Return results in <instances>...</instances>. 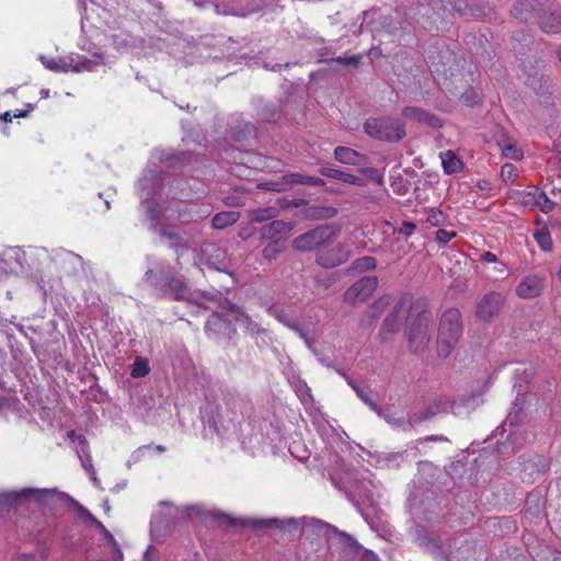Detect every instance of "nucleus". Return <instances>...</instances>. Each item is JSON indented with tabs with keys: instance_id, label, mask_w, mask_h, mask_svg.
Masks as SVG:
<instances>
[{
	"instance_id": "f257e3e1",
	"label": "nucleus",
	"mask_w": 561,
	"mask_h": 561,
	"mask_svg": "<svg viewBox=\"0 0 561 561\" xmlns=\"http://www.w3.org/2000/svg\"><path fill=\"white\" fill-rule=\"evenodd\" d=\"M432 321L433 316L427 309V300L424 297H419L410 304V322L407 335L412 352H422L428 346Z\"/></svg>"
},
{
	"instance_id": "f03ea898",
	"label": "nucleus",
	"mask_w": 561,
	"mask_h": 561,
	"mask_svg": "<svg viewBox=\"0 0 561 561\" xmlns=\"http://www.w3.org/2000/svg\"><path fill=\"white\" fill-rule=\"evenodd\" d=\"M462 334L461 313L456 308L447 309L439 321L437 335V353L447 357L458 343Z\"/></svg>"
},
{
	"instance_id": "7ed1b4c3",
	"label": "nucleus",
	"mask_w": 561,
	"mask_h": 561,
	"mask_svg": "<svg viewBox=\"0 0 561 561\" xmlns=\"http://www.w3.org/2000/svg\"><path fill=\"white\" fill-rule=\"evenodd\" d=\"M341 233L337 225L325 224L312 228L293 240V248L299 252H317L332 243Z\"/></svg>"
},
{
	"instance_id": "20e7f679",
	"label": "nucleus",
	"mask_w": 561,
	"mask_h": 561,
	"mask_svg": "<svg viewBox=\"0 0 561 561\" xmlns=\"http://www.w3.org/2000/svg\"><path fill=\"white\" fill-rule=\"evenodd\" d=\"M364 131L374 139L391 144L400 142L407 135L404 123L390 116L368 118Z\"/></svg>"
},
{
	"instance_id": "39448f33",
	"label": "nucleus",
	"mask_w": 561,
	"mask_h": 561,
	"mask_svg": "<svg viewBox=\"0 0 561 561\" xmlns=\"http://www.w3.org/2000/svg\"><path fill=\"white\" fill-rule=\"evenodd\" d=\"M416 543L424 551L433 554L434 558L446 561H471L476 554V546L469 541H466L465 545L458 548L456 556H451L450 545L447 551L438 540L426 535H419Z\"/></svg>"
},
{
	"instance_id": "423d86ee",
	"label": "nucleus",
	"mask_w": 561,
	"mask_h": 561,
	"mask_svg": "<svg viewBox=\"0 0 561 561\" xmlns=\"http://www.w3.org/2000/svg\"><path fill=\"white\" fill-rule=\"evenodd\" d=\"M41 61L45 68L56 72H81L90 71L95 65L101 64L100 60H92L84 56H66L59 58H48L41 56Z\"/></svg>"
},
{
	"instance_id": "0eeeda50",
	"label": "nucleus",
	"mask_w": 561,
	"mask_h": 561,
	"mask_svg": "<svg viewBox=\"0 0 561 561\" xmlns=\"http://www.w3.org/2000/svg\"><path fill=\"white\" fill-rule=\"evenodd\" d=\"M352 256V250L347 243H337L333 248L324 245L316 254V263L323 268H334L346 263Z\"/></svg>"
},
{
	"instance_id": "6e6552de",
	"label": "nucleus",
	"mask_w": 561,
	"mask_h": 561,
	"mask_svg": "<svg viewBox=\"0 0 561 561\" xmlns=\"http://www.w3.org/2000/svg\"><path fill=\"white\" fill-rule=\"evenodd\" d=\"M377 276H364L351 285L343 294V301L348 305L366 301L378 286Z\"/></svg>"
},
{
	"instance_id": "1a4fd4ad",
	"label": "nucleus",
	"mask_w": 561,
	"mask_h": 561,
	"mask_svg": "<svg viewBox=\"0 0 561 561\" xmlns=\"http://www.w3.org/2000/svg\"><path fill=\"white\" fill-rule=\"evenodd\" d=\"M505 296L499 291L485 294L477 304L476 316L484 322L492 321L497 317L503 308Z\"/></svg>"
},
{
	"instance_id": "9d476101",
	"label": "nucleus",
	"mask_w": 561,
	"mask_h": 561,
	"mask_svg": "<svg viewBox=\"0 0 561 561\" xmlns=\"http://www.w3.org/2000/svg\"><path fill=\"white\" fill-rule=\"evenodd\" d=\"M331 535L340 537L344 545L350 546L352 543L353 539L350 535L339 530L329 523L317 518H310L302 529V536L306 538L317 537L318 539H321L329 538Z\"/></svg>"
},
{
	"instance_id": "9b49d317",
	"label": "nucleus",
	"mask_w": 561,
	"mask_h": 561,
	"mask_svg": "<svg viewBox=\"0 0 561 561\" xmlns=\"http://www.w3.org/2000/svg\"><path fill=\"white\" fill-rule=\"evenodd\" d=\"M411 304V296L404 294L393 307L392 311L385 318L379 336L382 342H388L392 334L399 331L403 309Z\"/></svg>"
},
{
	"instance_id": "f8f14e48",
	"label": "nucleus",
	"mask_w": 561,
	"mask_h": 561,
	"mask_svg": "<svg viewBox=\"0 0 561 561\" xmlns=\"http://www.w3.org/2000/svg\"><path fill=\"white\" fill-rule=\"evenodd\" d=\"M520 203L526 207L538 208L542 213H550L554 203L539 187L533 186L529 191L520 193Z\"/></svg>"
},
{
	"instance_id": "ddd939ff",
	"label": "nucleus",
	"mask_w": 561,
	"mask_h": 561,
	"mask_svg": "<svg viewBox=\"0 0 561 561\" xmlns=\"http://www.w3.org/2000/svg\"><path fill=\"white\" fill-rule=\"evenodd\" d=\"M205 332L209 337H231L236 333L231 321L225 319L218 312H214L205 324Z\"/></svg>"
},
{
	"instance_id": "4468645a",
	"label": "nucleus",
	"mask_w": 561,
	"mask_h": 561,
	"mask_svg": "<svg viewBox=\"0 0 561 561\" xmlns=\"http://www.w3.org/2000/svg\"><path fill=\"white\" fill-rule=\"evenodd\" d=\"M224 519L227 524H229L230 526H238V525H242V526H250L251 528L253 529H261V528H266V527H271V526H276L277 528H280V529H285L289 526H293V527H296L298 522L294 518H289V519H276V518H273V519H249V520H236L229 516H224Z\"/></svg>"
},
{
	"instance_id": "2eb2a0df",
	"label": "nucleus",
	"mask_w": 561,
	"mask_h": 561,
	"mask_svg": "<svg viewBox=\"0 0 561 561\" xmlns=\"http://www.w3.org/2000/svg\"><path fill=\"white\" fill-rule=\"evenodd\" d=\"M224 308L230 311L234 321L243 327L249 334L254 335L265 332V330L257 322L253 321L239 306L226 300Z\"/></svg>"
},
{
	"instance_id": "dca6fc26",
	"label": "nucleus",
	"mask_w": 561,
	"mask_h": 561,
	"mask_svg": "<svg viewBox=\"0 0 561 561\" xmlns=\"http://www.w3.org/2000/svg\"><path fill=\"white\" fill-rule=\"evenodd\" d=\"M545 286V280L537 275L526 276L516 287V295L523 299L538 297Z\"/></svg>"
},
{
	"instance_id": "f3484780",
	"label": "nucleus",
	"mask_w": 561,
	"mask_h": 561,
	"mask_svg": "<svg viewBox=\"0 0 561 561\" xmlns=\"http://www.w3.org/2000/svg\"><path fill=\"white\" fill-rule=\"evenodd\" d=\"M402 114L405 118L415 123L427 125L433 128L442 127L440 119L424 108L417 106H405L402 110Z\"/></svg>"
},
{
	"instance_id": "a211bd4d",
	"label": "nucleus",
	"mask_w": 561,
	"mask_h": 561,
	"mask_svg": "<svg viewBox=\"0 0 561 561\" xmlns=\"http://www.w3.org/2000/svg\"><path fill=\"white\" fill-rule=\"evenodd\" d=\"M390 304V296L386 295L375 300L363 314L359 323L362 327L373 325L386 307Z\"/></svg>"
},
{
	"instance_id": "6ab92c4d",
	"label": "nucleus",
	"mask_w": 561,
	"mask_h": 561,
	"mask_svg": "<svg viewBox=\"0 0 561 561\" xmlns=\"http://www.w3.org/2000/svg\"><path fill=\"white\" fill-rule=\"evenodd\" d=\"M160 289H164L175 300H183L188 294V287L180 278L173 276H165Z\"/></svg>"
},
{
	"instance_id": "aec40b11",
	"label": "nucleus",
	"mask_w": 561,
	"mask_h": 561,
	"mask_svg": "<svg viewBox=\"0 0 561 561\" xmlns=\"http://www.w3.org/2000/svg\"><path fill=\"white\" fill-rule=\"evenodd\" d=\"M293 228L291 222L273 220L261 228V237L264 240H276L277 237L289 232Z\"/></svg>"
},
{
	"instance_id": "412c9836",
	"label": "nucleus",
	"mask_w": 561,
	"mask_h": 561,
	"mask_svg": "<svg viewBox=\"0 0 561 561\" xmlns=\"http://www.w3.org/2000/svg\"><path fill=\"white\" fill-rule=\"evenodd\" d=\"M407 26L408 22L404 15L399 11L382 18V27L389 34L399 35L407 30Z\"/></svg>"
},
{
	"instance_id": "4be33fe9",
	"label": "nucleus",
	"mask_w": 561,
	"mask_h": 561,
	"mask_svg": "<svg viewBox=\"0 0 561 561\" xmlns=\"http://www.w3.org/2000/svg\"><path fill=\"white\" fill-rule=\"evenodd\" d=\"M157 233L161 238L168 239L170 241V248L173 249L178 255L183 254L186 250L190 249L188 241L169 228L161 227L159 230H157Z\"/></svg>"
},
{
	"instance_id": "5701e85b",
	"label": "nucleus",
	"mask_w": 561,
	"mask_h": 561,
	"mask_svg": "<svg viewBox=\"0 0 561 561\" xmlns=\"http://www.w3.org/2000/svg\"><path fill=\"white\" fill-rule=\"evenodd\" d=\"M320 173L324 176H328V178H331L334 180H339L344 183H348V184H353V185H357V186L366 185V182L364 179L358 178L353 174H350V173H346L344 171L334 169V168H329V167L322 168L320 170Z\"/></svg>"
},
{
	"instance_id": "b1692460",
	"label": "nucleus",
	"mask_w": 561,
	"mask_h": 561,
	"mask_svg": "<svg viewBox=\"0 0 561 561\" xmlns=\"http://www.w3.org/2000/svg\"><path fill=\"white\" fill-rule=\"evenodd\" d=\"M285 184L290 190L294 185H311V186H323L325 182L316 176H309L302 173H286Z\"/></svg>"
},
{
	"instance_id": "393cba45",
	"label": "nucleus",
	"mask_w": 561,
	"mask_h": 561,
	"mask_svg": "<svg viewBox=\"0 0 561 561\" xmlns=\"http://www.w3.org/2000/svg\"><path fill=\"white\" fill-rule=\"evenodd\" d=\"M539 26L546 33H561V13H545L539 19Z\"/></svg>"
},
{
	"instance_id": "a878e982",
	"label": "nucleus",
	"mask_w": 561,
	"mask_h": 561,
	"mask_svg": "<svg viewBox=\"0 0 561 561\" xmlns=\"http://www.w3.org/2000/svg\"><path fill=\"white\" fill-rule=\"evenodd\" d=\"M376 265L377 261L374 256H362L353 261L352 264L345 270V273L346 275L353 276L355 274L375 270Z\"/></svg>"
},
{
	"instance_id": "bb28decb",
	"label": "nucleus",
	"mask_w": 561,
	"mask_h": 561,
	"mask_svg": "<svg viewBox=\"0 0 561 561\" xmlns=\"http://www.w3.org/2000/svg\"><path fill=\"white\" fill-rule=\"evenodd\" d=\"M204 254L206 255V264L208 266L217 271H224L221 263L225 260V251L216 245H208L204 250Z\"/></svg>"
},
{
	"instance_id": "cd10ccee",
	"label": "nucleus",
	"mask_w": 561,
	"mask_h": 561,
	"mask_svg": "<svg viewBox=\"0 0 561 561\" xmlns=\"http://www.w3.org/2000/svg\"><path fill=\"white\" fill-rule=\"evenodd\" d=\"M442 158V164L444 168V171L447 174H453L461 170L462 162L460 159L455 154L454 151L447 150L440 153Z\"/></svg>"
},
{
	"instance_id": "c85d7f7f",
	"label": "nucleus",
	"mask_w": 561,
	"mask_h": 561,
	"mask_svg": "<svg viewBox=\"0 0 561 561\" xmlns=\"http://www.w3.org/2000/svg\"><path fill=\"white\" fill-rule=\"evenodd\" d=\"M337 209L332 206L309 207L306 216L310 219L322 220L335 217Z\"/></svg>"
},
{
	"instance_id": "c756f323",
	"label": "nucleus",
	"mask_w": 561,
	"mask_h": 561,
	"mask_svg": "<svg viewBox=\"0 0 561 561\" xmlns=\"http://www.w3.org/2000/svg\"><path fill=\"white\" fill-rule=\"evenodd\" d=\"M359 157L357 151L348 147H336L334 149V158L341 163L356 164Z\"/></svg>"
},
{
	"instance_id": "7c9ffc66",
	"label": "nucleus",
	"mask_w": 561,
	"mask_h": 561,
	"mask_svg": "<svg viewBox=\"0 0 561 561\" xmlns=\"http://www.w3.org/2000/svg\"><path fill=\"white\" fill-rule=\"evenodd\" d=\"M23 492L39 503H47L55 496L60 495L56 489H26Z\"/></svg>"
},
{
	"instance_id": "2f4dec72",
	"label": "nucleus",
	"mask_w": 561,
	"mask_h": 561,
	"mask_svg": "<svg viewBox=\"0 0 561 561\" xmlns=\"http://www.w3.org/2000/svg\"><path fill=\"white\" fill-rule=\"evenodd\" d=\"M238 220V215L234 211H221L214 216L213 227L216 229H224Z\"/></svg>"
},
{
	"instance_id": "473e14b6",
	"label": "nucleus",
	"mask_w": 561,
	"mask_h": 561,
	"mask_svg": "<svg viewBox=\"0 0 561 561\" xmlns=\"http://www.w3.org/2000/svg\"><path fill=\"white\" fill-rule=\"evenodd\" d=\"M215 10L218 14H221V15H234V16L245 18L250 14L249 10H247L244 8L230 5L229 3L216 4Z\"/></svg>"
},
{
	"instance_id": "72a5a7b5",
	"label": "nucleus",
	"mask_w": 561,
	"mask_h": 561,
	"mask_svg": "<svg viewBox=\"0 0 561 561\" xmlns=\"http://www.w3.org/2000/svg\"><path fill=\"white\" fill-rule=\"evenodd\" d=\"M98 529L104 535V538L107 539L108 545L111 546L114 552V560L123 561V551L114 536L106 529V527L102 523H98Z\"/></svg>"
},
{
	"instance_id": "f704fd0d",
	"label": "nucleus",
	"mask_w": 561,
	"mask_h": 561,
	"mask_svg": "<svg viewBox=\"0 0 561 561\" xmlns=\"http://www.w3.org/2000/svg\"><path fill=\"white\" fill-rule=\"evenodd\" d=\"M340 279L339 273H319L314 277V283L318 287L329 289Z\"/></svg>"
},
{
	"instance_id": "c9c22d12",
	"label": "nucleus",
	"mask_w": 561,
	"mask_h": 561,
	"mask_svg": "<svg viewBox=\"0 0 561 561\" xmlns=\"http://www.w3.org/2000/svg\"><path fill=\"white\" fill-rule=\"evenodd\" d=\"M277 209L273 207L257 208L250 211V218L255 222H263L276 216Z\"/></svg>"
},
{
	"instance_id": "e433bc0d",
	"label": "nucleus",
	"mask_w": 561,
	"mask_h": 561,
	"mask_svg": "<svg viewBox=\"0 0 561 561\" xmlns=\"http://www.w3.org/2000/svg\"><path fill=\"white\" fill-rule=\"evenodd\" d=\"M257 187L276 193L285 192L288 190L287 184H285V175L280 176L278 180L275 181L260 183Z\"/></svg>"
},
{
	"instance_id": "4c0bfd02",
	"label": "nucleus",
	"mask_w": 561,
	"mask_h": 561,
	"mask_svg": "<svg viewBox=\"0 0 561 561\" xmlns=\"http://www.w3.org/2000/svg\"><path fill=\"white\" fill-rule=\"evenodd\" d=\"M149 371H150V368L148 366L147 360L137 358L133 365L130 375L134 378H140V377H145L146 375H148Z\"/></svg>"
},
{
	"instance_id": "58836bf2",
	"label": "nucleus",
	"mask_w": 561,
	"mask_h": 561,
	"mask_svg": "<svg viewBox=\"0 0 561 561\" xmlns=\"http://www.w3.org/2000/svg\"><path fill=\"white\" fill-rule=\"evenodd\" d=\"M282 252V245L278 240H271L263 249V256L266 260L275 259Z\"/></svg>"
},
{
	"instance_id": "ea45409f",
	"label": "nucleus",
	"mask_w": 561,
	"mask_h": 561,
	"mask_svg": "<svg viewBox=\"0 0 561 561\" xmlns=\"http://www.w3.org/2000/svg\"><path fill=\"white\" fill-rule=\"evenodd\" d=\"M445 215L442 210L437 208H432L427 213L426 222H428L433 227H439L445 222Z\"/></svg>"
},
{
	"instance_id": "a19ab883",
	"label": "nucleus",
	"mask_w": 561,
	"mask_h": 561,
	"mask_svg": "<svg viewBox=\"0 0 561 561\" xmlns=\"http://www.w3.org/2000/svg\"><path fill=\"white\" fill-rule=\"evenodd\" d=\"M500 175L505 183L513 182L517 178V169L513 163H505Z\"/></svg>"
},
{
	"instance_id": "79ce46f5",
	"label": "nucleus",
	"mask_w": 561,
	"mask_h": 561,
	"mask_svg": "<svg viewBox=\"0 0 561 561\" xmlns=\"http://www.w3.org/2000/svg\"><path fill=\"white\" fill-rule=\"evenodd\" d=\"M362 55H353L351 57H335V61L334 62H339V64H342L344 66H347V67H353V68H356L360 61H362Z\"/></svg>"
},
{
	"instance_id": "37998d69",
	"label": "nucleus",
	"mask_w": 561,
	"mask_h": 561,
	"mask_svg": "<svg viewBox=\"0 0 561 561\" xmlns=\"http://www.w3.org/2000/svg\"><path fill=\"white\" fill-rule=\"evenodd\" d=\"M362 172L371 181L378 183V184H382L383 182V175L382 173L376 169V168H373V167H368V168H364L362 169Z\"/></svg>"
},
{
	"instance_id": "c03bdc74",
	"label": "nucleus",
	"mask_w": 561,
	"mask_h": 561,
	"mask_svg": "<svg viewBox=\"0 0 561 561\" xmlns=\"http://www.w3.org/2000/svg\"><path fill=\"white\" fill-rule=\"evenodd\" d=\"M333 61H335V57L334 51L331 48L324 47L318 50V62L329 64Z\"/></svg>"
},
{
	"instance_id": "a18cd8bd",
	"label": "nucleus",
	"mask_w": 561,
	"mask_h": 561,
	"mask_svg": "<svg viewBox=\"0 0 561 561\" xmlns=\"http://www.w3.org/2000/svg\"><path fill=\"white\" fill-rule=\"evenodd\" d=\"M502 153L504 157L518 160L523 157L522 151L514 145H507L502 148Z\"/></svg>"
},
{
	"instance_id": "49530a36",
	"label": "nucleus",
	"mask_w": 561,
	"mask_h": 561,
	"mask_svg": "<svg viewBox=\"0 0 561 561\" xmlns=\"http://www.w3.org/2000/svg\"><path fill=\"white\" fill-rule=\"evenodd\" d=\"M455 236V232H449L445 229H438L435 233V239L442 244H447Z\"/></svg>"
},
{
	"instance_id": "de8ad7c7",
	"label": "nucleus",
	"mask_w": 561,
	"mask_h": 561,
	"mask_svg": "<svg viewBox=\"0 0 561 561\" xmlns=\"http://www.w3.org/2000/svg\"><path fill=\"white\" fill-rule=\"evenodd\" d=\"M147 214L151 220L150 229L153 230L154 232H157V230H159V228L157 227L158 215H157V210H156V207L153 204H151V203L147 204Z\"/></svg>"
},
{
	"instance_id": "09e8293b",
	"label": "nucleus",
	"mask_w": 561,
	"mask_h": 561,
	"mask_svg": "<svg viewBox=\"0 0 561 561\" xmlns=\"http://www.w3.org/2000/svg\"><path fill=\"white\" fill-rule=\"evenodd\" d=\"M387 421L391 424L402 427L403 430H411L415 426L413 417L408 421H405L404 419H398V420L387 419Z\"/></svg>"
},
{
	"instance_id": "8fccbe9b",
	"label": "nucleus",
	"mask_w": 561,
	"mask_h": 561,
	"mask_svg": "<svg viewBox=\"0 0 561 561\" xmlns=\"http://www.w3.org/2000/svg\"><path fill=\"white\" fill-rule=\"evenodd\" d=\"M415 228H416V226L414 222L403 221L401 227L399 228L398 232L400 234H404L405 237H410L414 232Z\"/></svg>"
},
{
	"instance_id": "3c124183",
	"label": "nucleus",
	"mask_w": 561,
	"mask_h": 561,
	"mask_svg": "<svg viewBox=\"0 0 561 561\" xmlns=\"http://www.w3.org/2000/svg\"><path fill=\"white\" fill-rule=\"evenodd\" d=\"M536 239L539 243V245L543 249V250H550L551 248V240H550V237L549 234H546V233H539L536 236Z\"/></svg>"
},
{
	"instance_id": "603ef678",
	"label": "nucleus",
	"mask_w": 561,
	"mask_h": 561,
	"mask_svg": "<svg viewBox=\"0 0 561 561\" xmlns=\"http://www.w3.org/2000/svg\"><path fill=\"white\" fill-rule=\"evenodd\" d=\"M291 330L295 331L299 335V337H301L305 341L306 345L309 348H311L312 342L304 329H301L297 324H295V325H291Z\"/></svg>"
},
{
	"instance_id": "864d4df0",
	"label": "nucleus",
	"mask_w": 561,
	"mask_h": 561,
	"mask_svg": "<svg viewBox=\"0 0 561 561\" xmlns=\"http://www.w3.org/2000/svg\"><path fill=\"white\" fill-rule=\"evenodd\" d=\"M145 279L150 283L152 287L156 289H159L161 287V284L158 279H156V274L152 270H148L145 273Z\"/></svg>"
},
{
	"instance_id": "5fc2aeb1",
	"label": "nucleus",
	"mask_w": 561,
	"mask_h": 561,
	"mask_svg": "<svg viewBox=\"0 0 561 561\" xmlns=\"http://www.w3.org/2000/svg\"><path fill=\"white\" fill-rule=\"evenodd\" d=\"M276 318L279 322L291 329V325H295L296 323L291 320V318L284 311H279L276 313Z\"/></svg>"
},
{
	"instance_id": "6e6d98bb",
	"label": "nucleus",
	"mask_w": 561,
	"mask_h": 561,
	"mask_svg": "<svg viewBox=\"0 0 561 561\" xmlns=\"http://www.w3.org/2000/svg\"><path fill=\"white\" fill-rule=\"evenodd\" d=\"M434 415H435V412H433L431 410H425V411L421 412L419 415H415L413 417L414 424L416 425L421 422L427 421V420L432 419Z\"/></svg>"
},
{
	"instance_id": "4d7b16f0",
	"label": "nucleus",
	"mask_w": 561,
	"mask_h": 561,
	"mask_svg": "<svg viewBox=\"0 0 561 561\" xmlns=\"http://www.w3.org/2000/svg\"><path fill=\"white\" fill-rule=\"evenodd\" d=\"M80 514L82 516H84L88 522H90L91 524H93L98 528V523H101V522L98 520L87 508L81 507L80 508Z\"/></svg>"
},
{
	"instance_id": "13d9d810",
	"label": "nucleus",
	"mask_w": 561,
	"mask_h": 561,
	"mask_svg": "<svg viewBox=\"0 0 561 561\" xmlns=\"http://www.w3.org/2000/svg\"><path fill=\"white\" fill-rule=\"evenodd\" d=\"M353 390L364 403H366L370 399L369 394L366 391H364L359 386H353Z\"/></svg>"
},
{
	"instance_id": "bf43d9fd",
	"label": "nucleus",
	"mask_w": 561,
	"mask_h": 561,
	"mask_svg": "<svg viewBox=\"0 0 561 561\" xmlns=\"http://www.w3.org/2000/svg\"><path fill=\"white\" fill-rule=\"evenodd\" d=\"M365 404H367L370 408V410L376 412L379 416H383L382 410L371 398Z\"/></svg>"
},
{
	"instance_id": "052dcab7",
	"label": "nucleus",
	"mask_w": 561,
	"mask_h": 561,
	"mask_svg": "<svg viewBox=\"0 0 561 561\" xmlns=\"http://www.w3.org/2000/svg\"><path fill=\"white\" fill-rule=\"evenodd\" d=\"M476 186L481 190V191H489L491 190L492 185L490 183V181L483 179V180H479L476 184Z\"/></svg>"
},
{
	"instance_id": "680f3d73",
	"label": "nucleus",
	"mask_w": 561,
	"mask_h": 561,
	"mask_svg": "<svg viewBox=\"0 0 561 561\" xmlns=\"http://www.w3.org/2000/svg\"><path fill=\"white\" fill-rule=\"evenodd\" d=\"M481 260L488 263H494L497 261V256L492 252H484L481 255Z\"/></svg>"
},
{
	"instance_id": "e2e57ef3",
	"label": "nucleus",
	"mask_w": 561,
	"mask_h": 561,
	"mask_svg": "<svg viewBox=\"0 0 561 561\" xmlns=\"http://www.w3.org/2000/svg\"><path fill=\"white\" fill-rule=\"evenodd\" d=\"M423 440L424 442H444V440H447V438L442 435H428V436L424 437Z\"/></svg>"
},
{
	"instance_id": "0e129e2a",
	"label": "nucleus",
	"mask_w": 561,
	"mask_h": 561,
	"mask_svg": "<svg viewBox=\"0 0 561 561\" xmlns=\"http://www.w3.org/2000/svg\"><path fill=\"white\" fill-rule=\"evenodd\" d=\"M264 67H265L266 69H271V70H273V71H280L283 68H288V67H289V64H288V62H286V64H284V65H282V64H276V65H274V66H272V67H270L268 65H264Z\"/></svg>"
},
{
	"instance_id": "69168bd1",
	"label": "nucleus",
	"mask_w": 561,
	"mask_h": 561,
	"mask_svg": "<svg viewBox=\"0 0 561 561\" xmlns=\"http://www.w3.org/2000/svg\"><path fill=\"white\" fill-rule=\"evenodd\" d=\"M16 561H37L32 554L23 553L16 558Z\"/></svg>"
},
{
	"instance_id": "338daca9",
	"label": "nucleus",
	"mask_w": 561,
	"mask_h": 561,
	"mask_svg": "<svg viewBox=\"0 0 561 561\" xmlns=\"http://www.w3.org/2000/svg\"><path fill=\"white\" fill-rule=\"evenodd\" d=\"M306 204V201L302 198H295L290 202V205L294 207H300Z\"/></svg>"
},
{
	"instance_id": "774afa93",
	"label": "nucleus",
	"mask_w": 561,
	"mask_h": 561,
	"mask_svg": "<svg viewBox=\"0 0 561 561\" xmlns=\"http://www.w3.org/2000/svg\"><path fill=\"white\" fill-rule=\"evenodd\" d=\"M0 118L5 121V122H11V119H12L11 114L9 112H5L4 114H2L0 116Z\"/></svg>"
}]
</instances>
